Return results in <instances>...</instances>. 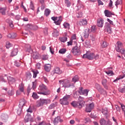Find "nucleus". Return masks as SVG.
<instances>
[{
  "label": "nucleus",
  "instance_id": "nucleus-1",
  "mask_svg": "<svg viewBox=\"0 0 125 125\" xmlns=\"http://www.w3.org/2000/svg\"><path fill=\"white\" fill-rule=\"evenodd\" d=\"M38 90L40 91L37 92L38 94H42V95H49L50 94V90L47 89V87L43 84H40Z\"/></svg>",
  "mask_w": 125,
  "mask_h": 125
},
{
  "label": "nucleus",
  "instance_id": "nucleus-2",
  "mask_svg": "<svg viewBox=\"0 0 125 125\" xmlns=\"http://www.w3.org/2000/svg\"><path fill=\"white\" fill-rule=\"evenodd\" d=\"M59 83L60 84H62V87H64L65 88L71 87V86L74 85L73 84L70 83V81L68 79L61 80L59 81Z\"/></svg>",
  "mask_w": 125,
  "mask_h": 125
},
{
  "label": "nucleus",
  "instance_id": "nucleus-3",
  "mask_svg": "<svg viewBox=\"0 0 125 125\" xmlns=\"http://www.w3.org/2000/svg\"><path fill=\"white\" fill-rule=\"evenodd\" d=\"M123 46V44L122 42H117V46L116 47V50L117 52H121L122 54H125V49H121Z\"/></svg>",
  "mask_w": 125,
  "mask_h": 125
},
{
  "label": "nucleus",
  "instance_id": "nucleus-4",
  "mask_svg": "<svg viewBox=\"0 0 125 125\" xmlns=\"http://www.w3.org/2000/svg\"><path fill=\"white\" fill-rule=\"evenodd\" d=\"M83 58L88 59L89 60H93L94 59V53L87 52L86 54L83 55Z\"/></svg>",
  "mask_w": 125,
  "mask_h": 125
},
{
  "label": "nucleus",
  "instance_id": "nucleus-5",
  "mask_svg": "<svg viewBox=\"0 0 125 125\" xmlns=\"http://www.w3.org/2000/svg\"><path fill=\"white\" fill-rule=\"evenodd\" d=\"M95 88L97 89L98 91L101 93V94H107V92L99 84H95Z\"/></svg>",
  "mask_w": 125,
  "mask_h": 125
},
{
  "label": "nucleus",
  "instance_id": "nucleus-6",
  "mask_svg": "<svg viewBox=\"0 0 125 125\" xmlns=\"http://www.w3.org/2000/svg\"><path fill=\"white\" fill-rule=\"evenodd\" d=\"M71 52L74 55H80L81 54V50L78 46H74L71 50Z\"/></svg>",
  "mask_w": 125,
  "mask_h": 125
},
{
  "label": "nucleus",
  "instance_id": "nucleus-7",
  "mask_svg": "<svg viewBox=\"0 0 125 125\" xmlns=\"http://www.w3.org/2000/svg\"><path fill=\"white\" fill-rule=\"evenodd\" d=\"M83 87L79 88V90L78 91L79 93H80V95H85V96H87V94H88V90L85 89L83 90Z\"/></svg>",
  "mask_w": 125,
  "mask_h": 125
},
{
  "label": "nucleus",
  "instance_id": "nucleus-8",
  "mask_svg": "<svg viewBox=\"0 0 125 125\" xmlns=\"http://www.w3.org/2000/svg\"><path fill=\"white\" fill-rule=\"evenodd\" d=\"M93 108H94V104H90L89 105L86 106L85 112H86V113H90Z\"/></svg>",
  "mask_w": 125,
  "mask_h": 125
},
{
  "label": "nucleus",
  "instance_id": "nucleus-9",
  "mask_svg": "<svg viewBox=\"0 0 125 125\" xmlns=\"http://www.w3.org/2000/svg\"><path fill=\"white\" fill-rule=\"evenodd\" d=\"M71 105H72L74 108H78V109H82L83 108L82 105H81V103H79L77 101H73L71 103Z\"/></svg>",
  "mask_w": 125,
  "mask_h": 125
},
{
  "label": "nucleus",
  "instance_id": "nucleus-10",
  "mask_svg": "<svg viewBox=\"0 0 125 125\" xmlns=\"http://www.w3.org/2000/svg\"><path fill=\"white\" fill-rule=\"evenodd\" d=\"M105 31L107 32L108 34H112V33H113L112 28H111V27L110 26V23H107L106 25H105Z\"/></svg>",
  "mask_w": 125,
  "mask_h": 125
},
{
  "label": "nucleus",
  "instance_id": "nucleus-11",
  "mask_svg": "<svg viewBox=\"0 0 125 125\" xmlns=\"http://www.w3.org/2000/svg\"><path fill=\"white\" fill-rule=\"evenodd\" d=\"M104 25V21L103 19H101L97 20V26L100 28H102Z\"/></svg>",
  "mask_w": 125,
  "mask_h": 125
},
{
  "label": "nucleus",
  "instance_id": "nucleus-12",
  "mask_svg": "<svg viewBox=\"0 0 125 125\" xmlns=\"http://www.w3.org/2000/svg\"><path fill=\"white\" fill-rule=\"evenodd\" d=\"M8 83L9 84H13L15 83V79L11 76H8L7 77Z\"/></svg>",
  "mask_w": 125,
  "mask_h": 125
},
{
  "label": "nucleus",
  "instance_id": "nucleus-13",
  "mask_svg": "<svg viewBox=\"0 0 125 125\" xmlns=\"http://www.w3.org/2000/svg\"><path fill=\"white\" fill-rule=\"evenodd\" d=\"M78 103H80L82 107L84 106V104H85V102L83 101V97H82L81 96L79 98Z\"/></svg>",
  "mask_w": 125,
  "mask_h": 125
},
{
  "label": "nucleus",
  "instance_id": "nucleus-14",
  "mask_svg": "<svg viewBox=\"0 0 125 125\" xmlns=\"http://www.w3.org/2000/svg\"><path fill=\"white\" fill-rule=\"evenodd\" d=\"M40 101H41L42 105H43V104H49L50 102H51L49 99H40Z\"/></svg>",
  "mask_w": 125,
  "mask_h": 125
},
{
  "label": "nucleus",
  "instance_id": "nucleus-15",
  "mask_svg": "<svg viewBox=\"0 0 125 125\" xmlns=\"http://www.w3.org/2000/svg\"><path fill=\"white\" fill-rule=\"evenodd\" d=\"M102 83L104 86V87L105 89H108V85H107V79H103L102 81Z\"/></svg>",
  "mask_w": 125,
  "mask_h": 125
},
{
  "label": "nucleus",
  "instance_id": "nucleus-16",
  "mask_svg": "<svg viewBox=\"0 0 125 125\" xmlns=\"http://www.w3.org/2000/svg\"><path fill=\"white\" fill-rule=\"evenodd\" d=\"M79 24L80 26H84L85 25L87 24V21H86V19H83L80 21L79 22Z\"/></svg>",
  "mask_w": 125,
  "mask_h": 125
},
{
  "label": "nucleus",
  "instance_id": "nucleus-17",
  "mask_svg": "<svg viewBox=\"0 0 125 125\" xmlns=\"http://www.w3.org/2000/svg\"><path fill=\"white\" fill-rule=\"evenodd\" d=\"M62 122H63V120L61 119L60 116L57 117L54 121V123L55 124H58V123H62Z\"/></svg>",
  "mask_w": 125,
  "mask_h": 125
},
{
  "label": "nucleus",
  "instance_id": "nucleus-18",
  "mask_svg": "<svg viewBox=\"0 0 125 125\" xmlns=\"http://www.w3.org/2000/svg\"><path fill=\"white\" fill-rule=\"evenodd\" d=\"M50 69H51V65L50 64H46L44 65V69L46 72H49L50 71Z\"/></svg>",
  "mask_w": 125,
  "mask_h": 125
},
{
  "label": "nucleus",
  "instance_id": "nucleus-19",
  "mask_svg": "<svg viewBox=\"0 0 125 125\" xmlns=\"http://www.w3.org/2000/svg\"><path fill=\"white\" fill-rule=\"evenodd\" d=\"M52 35L53 37H58V36H59V30L54 29Z\"/></svg>",
  "mask_w": 125,
  "mask_h": 125
},
{
  "label": "nucleus",
  "instance_id": "nucleus-20",
  "mask_svg": "<svg viewBox=\"0 0 125 125\" xmlns=\"http://www.w3.org/2000/svg\"><path fill=\"white\" fill-rule=\"evenodd\" d=\"M6 22L8 23L11 28H13L14 27V25H13V21L9 19H7L6 20Z\"/></svg>",
  "mask_w": 125,
  "mask_h": 125
},
{
  "label": "nucleus",
  "instance_id": "nucleus-21",
  "mask_svg": "<svg viewBox=\"0 0 125 125\" xmlns=\"http://www.w3.org/2000/svg\"><path fill=\"white\" fill-rule=\"evenodd\" d=\"M104 14L106 17H110L111 15H113V14L111 11H109L108 10H105L104 11Z\"/></svg>",
  "mask_w": 125,
  "mask_h": 125
},
{
  "label": "nucleus",
  "instance_id": "nucleus-22",
  "mask_svg": "<svg viewBox=\"0 0 125 125\" xmlns=\"http://www.w3.org/2000/svg\"><path fill=\"white\" fill-rule=\"evenodd\" d=\"M61 22H62V17L60 16L59 19L54 21V23L56 24V25H60V24H61Z\"/></svg>",
  "mask_w": 125,
  "mask_h": 125
},
{
  "label": "nucleus",
  "instance_id": "nucleus-23",
  "mask_svg": "<svg viewBox=\"0 0 125 125\" xmlns=\"http://www.w3.org/2000/svg\"><path fill=\"white\" fill-rule=\"evenodd\" d=\"M6 12V7L0 8V13H1L2 15H5Z\"/></svg>",
  "mask_w": 125,
  "mask_h": 125
},
{
  "label": "nucleus",
  "instance_id": "nucleus-24",
  "mask_svg": "<svg viewBox=\"0 0 125 125\" xmlns=\"http://www.w3.org/2000/svg\"><path fill=\"white\" fill-rule=\"evenodd\" d=\"M1 119L2 121H4V122L6 121L8 119V115H7V114H3L1 115Z\"/></svg>",
  "mask_w": 125,
  "mask_h": 125
},
{
  "label": "nucleus",
  "instance_id": "nucleus-25",
  "mask_svg": "<svg viewBox=\"0 0 125 125\" xmlns=\"http://www.w3.org/2000/svg\"><path fill=\"white\" fill-rule=\"evenodd\" d=\"M88 31H89V29H86L84 30V37L85 38V39H87V38H88L89 36V34H88Z\"/></svg>",
  "mask_w": 125,
  "mask_h": 125
},
{
  "label": "nucleus",
  "instance_id": "nucleus-26",
  "mask_svg": "<svg viewBox=\"0 0 125 125\" xmlns=\"http://www.w3.org/2000/svg\"><path fill=\"white\" fill-rule=\"evenodd\" d=\"M19 90L21 92H24V84L21 83L19 86Z\"/></svg>",
  "mask_w": 125,
  "mask_h": 125
},
{
  "label": "nucleus",
  "instance_id": "nucleus-27",
  "mask_svg": "<svg viewBox=\"0 0 125 125\" xmlns=\"http://www.w3.org/2000/svg\"><path fill=\"white\" fill-rule=\"evenodd\" d=\"M40 54L39 53H34L33 55V58L34 59L37 60L40 58Z\"/></svg>",
  "mask_w": 125,
  "mask_h": 125
},
{
  "label": "nucleus",
  "instance_id": "nucleus-28",
  "mask_svg": "<svg viewBox=\"0 0 125 125\" xmlns=\"http://www.w3.org/2000/svg\"><path fill=\"white\" fill-rule=\"evenodd\" d=\"M55 74L60 75L61 74H62V71L60 70V68H59V67H56L55 68Z\"/></svg>",
  "mask_w": 125,
  "mask_h": 125
},
{
  "label": "nucleus",
  "instance_id": "nucleus-29",
  "mask_svg": "<svg viewBox=\"0 0 125 125\" xmlns=\"http://www.w3.org/2000/svg\"><path fill=\"white\" fill-rule=\"evenodd\" d=\"M30 119H31V114H27L25 116L24 118V121L25 123H28L29 121H30Z\"/></svg>",
  "mask_w": 125,
  "mask_h": 125
},
{
  "label": "nucleus",
  "instance_id": "nucleus-30",
  "mask_svg": "<svg viewBox=\"0 0 125 125\" xmlns=\"http://www.w3.org/2000/svg\"><path fill=\"white\" fill-rule=\"evenodd\" d=\"M26 102L25 100H23L22 101L20 102L19 106L20 107H23L25 106V104H26Z\"/></svg>",
  "mask_w": 125,
  "mask_h": 125
},
{
  "label": "nucleus",
  "instance_id": "nucleus-31",
  "mask_svg": "<svg viewBox=\"0 0 125 125\" xmlns=\"http://www.w3.org/2000/svg\"><path fill=\"white\" fill-rule=\"evenodd\" d=\"M73 42H74V43L75 44V45H78V43H77L76 41H72L71 40L69 42H67V45H73Z\"/></svg>",
  "mask_w": 125,
  "mask_h": 125
},
{
  "label": "nucleus",
  "instance_id": "nucleus-32",
  "mask_svg": "<svg viewBox=\"0 0 125 125\" xmlns=\"http://www.w3.org/2000/svg\"><path fill=\"white\" fill-rule=\"evenodd\" d=\"M118 90L119 92L121 93H125V86L124 87H120L119 88Z\"/></svg>",
  "mask_w": 125,
  "mask_h": 125
},
{
  "label": "nucleus",
  "instance_id": "nucleus-33",
  "mask_svg": "<svg viewBox=\"0 0 125 125\" xmlns=\"http://www.w3.org/2000/svg\"><path fill=\"white\" fill-rule=\"evenodd\" d=\"M51 11L49 9H46L44 11V15L47 17L49 14H50Z\"/></svg>",
  "mask_w": 125,
  "mask_h": 125
},
{
  "label": "nucleus",
  "instance_id": "nucleus-34",
  "mask_svg": "<svg viewBox=\"0 0 125 125\" xmlns=\"http://www.w3.org/2000/svg\"><path fill=\"white\" fill-rule=\"evenodd\" d=\"M4 77H6V75H4L2 76H0V81L2 82V83H6V80L5 79Z\"/></svg>",
  "mask_w": 125,
  "mask_h": 125
},
{
  "label": "nucleus",
  "instance_id": "nucleus-35",
  "mask_svg": "<svg viewBox=\"0 0 125 125\" xmlns=\"http://www.w3.org/2000/svg\"><path fill=\"white\" fill-rule=\"evenodd\" d=\"M125 77V74H123V75H120V77L119 78H117L116 79L114 80L113 81V83H116V82H118L119 80H121L122 79H124Z\"/></svg>",
  "mask_w": 125,
  "mask_h": 125
},
{
  "label": "nucleus",
  "instance_id": "nucleus-36",
  "mask_svg": "<svg viewBox=\"0 0 125 125\" xmlns=\"http://www.w3.org/2000/svg\"><path fill=\"white\" fill-rule=\"evenodd\" d=\"M39 96H38V94L36 92H33L32 94V98L35 100L39 99Z\"/></svg>",
  "mask_w": 125,
  "mask_h": 125
},
{
  "label": "nucleus",
  "instance_id": "nucleus-37",
  "mask_svg": "<svg viewBox=\"0 0 125 125\" xmlns=\"http://www.w3.org/2000/svg\"><path fill=\"white\" fill-rule=\"evenodd\" d=\"M106 120L104 118H102L100 120V124L101 125H106Z\"/></svg>",
  "mask_w": 125,
  "mask_h": 125
},
{
  "label": "nucleus",
  "instance_id": "nucleus-38",
  "mask_svg": "<svg viewBox=\"0 0 125 125\" xmlns=\"http://www.w3.org/2000/svg\"><path fill=\"white\" fill-rule=\"evenodd\" d=\"M5 46H6V48H7L8 49V48H10V47H11V46H12V44H11V43H10V42H6Z\"/></svg>",
  "mask_w": 125,
  "mask_h": 125
},
{
  "label": "nucleus",
  "instance_id": "nucleus-39",
  "mask_svg": "<svg viewBox=\"0 0 125 125\" xmlns=\"http://www.w3.org/2000/svg\"><path fill=\"white\" fill-rule=\"evenodd\" d=\"M105 73L107 74L108 76H114V72L112 70H108L107 71H105Z\"/></svg>",
  "mask_w": 125,
  "mask_h": 125
},
{
  "label": "nucleus",
  "instance_id": "nucleus-40",
  "mask_svg": "<svg viewBox=\"0 0 125 125\" xmlns=\"http://www.w3.org/2000/svg\"><path fill=\"white\" fill-rule=\"evenodd\" d=\"M61 104H62V105H69V102L64 100V99H63L62 101L61 102Z\"/></svg>",
  "mask_w": 125,
  "mask_h": 125
},
{
  "label": "nucleus",
  "instance_id": "nucleus-41",
  "mask_svg": "<svg viewBox=\"0 0 125 125\" xmlns=\"http://www.w3.org/2000/svg\"><path fill=\"white\" fill-rule=\"evenodd\" d=\"M66 51H67L66 48H62L59 50V53H61V54H64L65 53Z\"/></svg>",
  "mask_w": 125,
  "mask_h": 125
},
{
  "label": "nucleus",
  "instance_id": "nucleus-42",
  "mask_svg": "<svg viewBox=\"0 0 125 125\" xmlns=\"http://www.w3.org/2000/svg\"><path fill=\"white\" fill-rule=\"evenodd\" d=\"M79 81V76L78 75H76L74 78H72V82L73 83H76Z\"/></svg>",
  "mask_w": 125,
  "mask_h": 125
},
{
  "label": "nucleus",
  "instance_id": "nucleus-43",
  "mask_svg": "<svg viewBox=\"0 0 125 125\" xmlns=\"http://www.w3.org/2000/svg\"><path fill=\"white\" fill-rule=\"evenodd\" d=\"M17 114L18 116L21 115V114H22V107H19L17 109Z\"/></svg>",
  "mask_w": 125,
  "mask_h": 125
},
{
  "label": "nucleus",
  "instance_id": "nucleus-44",
  "mask_svg": "<svg viewBox=\"0 0 125 125\" xmlns=\"http://www.w3.org/2000/svg\"><path fill=\"white\" fill-rule=\"evenodd\" d=\"M70 98H71V95H65V96L63 97V99H64V100L68 101V100L70 99Z\"/></svg>",
  "mask_w": 125,
  "mask_h": 125
},
{
  "label": "nucleus",
  "instance_id": "nucleus-45",
  "mask_svg": "<svg viewBox=\"0 0 125 125\" xmlns=\"http://www.w3.org/2000/svg\"><path fill=\"white\" fill-rule=\"evenodd\" d=\"M26 75L27 79H30V78H32V74H31L30 72H27Z\"/></svg>",
  "mask_w": 125,
  "mask_h": 125
},
{
  "label": "nucleus",
  "instance_id": "nucleus-46",
  "mask_svg": "<svg viewBox=\"0 0 125 125\" xmlns=\"http://www.w3.org/2000/svg\"><path fill=\"white\" fill-rule=\"evenodd\" d=\"M32 72L33 73V78H37V75L39 74V71H38L37 70H32Z\"/></svg>",
  "mask_w": 125,
  "mask_h": 125
},
{
  "label": "nucleus",
  "instance_id": "nucleus-47",
  "mask_svg": "<svg viewBox=\"0 0 125 125\" xmlns=\"http://www.w3.org/2000/svg\"><path fill=\"white\" fill-rule=\"evenodd\" d=\"M102 112L104 116H106L108 113V110H107V108L103 109Z\"/></svg>",
  "mask_w": 125,
  "mask_h": 125
},
{
  "label": "nucleus",
  "instance_id": "nucleus-48",
  "mask_svg": "<svg viewBox=\"0 0 125 125\" xmlns=\"http://www.w3.org/2000/svg\"><path fill=\"white\" fill-rule=\"evenodd\" d=\"M15 55H16V49H14L11 52V56L13 57L14 56H15Z\"/></svg>",
  "mask_w": 125,
  "mask_h": 125
},
{
  "label": "nucleus",
  "instance_id": "nucleus-49",
  "mask_svg": "<svg viewBox=\"0 0 125 125\" xmlns=\"http://www.w3.org/2000/svg\"><path fill=\"white\" fill-rule=\"evenodd\" d=\"M67 39L66 37H62L60 39V41L62 42H67Z\"/></svg>",
  "mask_w": 125,
  "mask_h": 125
},
{
  "label": "nucleus",
  "instance_id": "nucleus-50",
  "mask_svg": "<svg viewBox=\"0 0 125 125\" xmlns=\"http://www.w3.org/2000/svg\"><path fill=\"white\" fill-rule=\"evenodd\" d=\"M56 106V104L53 103L49 105V109H54Z\"/></svg>",
  "mask_w": 125,
  "mask_h": 125
},
{
  "label": "nucleus",
  "instance_id": "nucleus-51",
  "mask_svg": "<svg viewBox=\"0 0 125 125\" xmlns=\"http://www.w3.org/2000/svg\"><path fill=\"white\" fill-rule=\"evenodd\" d=\"M42 60L45 61L48 60V56L47 55H44L42 56Z\"/></svg>",
  "mask_w": 125,
  "mask_h": 125
},
{
  "label": "nucleus",
  "instance_id": "nucleus-52",
  "mask_svg": "<svg viewBox=\"0 0 125 125\" xmlns=\"http://www.w3.org/2000/svg\"><path fill=\"white\" fill-rule=\"evenodd\" d=\"M8 94L10 96H11L12 95H13V94H14V91L13 90H9L8 91Z\"/></svg>",
  "mask_w": 125,
  "mask_h": 125
},
{
  "label": "nucleus",
  "instance_id": "nucleus-53",
  "mask_svg": "<svg viewBox=\"0 0 125 125\" xmlns=\"http://www.w3.org/2000/svg\"><path fill=\"white\" fill-rule=\"evenodd\" d=\"M63 25L65 29L70 28V24H69L68 23H63Z\"/></svg>",
  "mask_w": 125,
  "mask_h": 125
},
{
  "label": "nucleus",
  "instance_id": "nucleus-54",
  "mask_svg": "<svg viewBox=\"0 0 125 125\" xmlns=\"http://www.w3.org/2000/svg\"><path fill=\"white\" fill-rule=\"evenodd\" d=\"M26 28L27 29H29L30 30H32V28H33V24H28L26 26Z\"/></svg>",
  "mask_w": 125,
  "mask_h": 125
},
{
  "label": "nucleus",
  "instance_id": "nucleus-55",
  "mask_svg": "<svg viewBox=\"0 0 125 125\" xmlns=\"http://www.w3.org/2000/svg\"><path fill=\"white\" fill-rule=\"evenodd\" d=\"M30 8H31V9H32V10H35V6L34 5L32 1L30 2Z\"/></svg>",
  "mask_w": 125,
  "mask_h": 125
},
{
  "label": "nucleus",
  "instance_id": "nucleus-56",
  "mask_svg": "<svg viewBox=\"0 0 125 125\" xmlns=\"http://www.w3.org/2000/svg\"><path fill=\"white\" fill-rule=\"evenodd\" d=\"M108 46V43L106 42H104L102 44V47H107Z\"/></svg>",
  "mask_w": 125,
  "mask_h": 125
},
{
  "label": "nucleus",
  "instance_id": "nucleus-57",
  "mask_svg": "<svg viewBox=\"0 0 125 125\" xmlns=\"http://www.w3.org/2000/svg\"><path fill=\"white\" fill-rule=\"evenodd\" d=\"M77 40V36H76V34H73L71 38V41H76Z\"/></svg>",
  "mask_w": 125,
  "mask_h": 125
},
{
  "label": "nucleus",
  "instance_id": "nucleus-58",
  "mask_svg": "<svg viewBox=\"0 0 125 125\" xmlns=\"http://www.w3.org/2000/svg\"><path fill=\"white\" fill-rule=\"evenodd\" d=\"M77 18H81L83 17V12H80L77 15Z\"/></svg>",
  "mask_w": 125,
  "mask_h": 125
},
{
  "label": "nucleus",
  "instance_id": "nucleus-59",
  "mask_svg": "<svg viewBox=\"0 0 125 125\" xmlns=\"http://www.w3.org/2000/svg\"><path fill=\"white\" fill-rule=\"evenodd\" d=\"M96 31V28L95 27V26L94 25L92 26L91 29V32L94 33Z\"/></svg>",
  "mask_w": 125,
  "mask_h": 125
},
{
  "label": "nucleus",
  "instance_id": "nucleus-60",
  "mask_svg": "<svg viewBox=\"0 0 125 125\" xmlns=\"http://www.w3.org/2000/svg\"><path fill=\"white\" fill-rule=\"evenodd\" d=\"M38 26L33 25L32 28L31 30H33V31H36V30H38Z\"/></svg>",
  "mask_w": 125,
  "mask_h": 125
},
{
  "label": "nucleus",
  "instance_id": "nucleus-61",
  "mask_svg": "<svg viewBox=\"0 0 125 125\" xmlns=\"http://www.w3.org/2000/svg\"><path fill=\"white\" fill-rule=\"evenodd\" d=\"M65 3L67 4V7H70L71 6V2L70 1H69V0H66V1H65Z\"/></svg>",
  "mask_w": 125,
  "mask_h": 125
},
{
  "label": "nucleus",
  "instance_id": "nucleus-62",
  "mask_svg": "<svg viewBox=\"0 0 125 125\" xmlns=\"http://www.w3.org/2000/svg\"><path fill=\"white\" fill-rule=\"evenodd\" d=\"M105 125H112V122L108 120V121H106Z\"/></svg>",
  "mask_w": 125,
  "mask_h": 125
},
{
  "label": "nucleus",
  "instance_id": "nucleus-63",
  "mask_svg": "<svg viewBox=\"0 0 125 125\" xmlns=\"http://www.w3.org/2000/svg\"><path fill=\"white\" fill-rule=\"evenodd\" d=\"M31 89H32V87L30 86V85L28 86V88H27V93H30V92H31Z\"/></svg>",
  "mask_w": 125,
  "mask_h": 125
},
{
  "label": "nucleus",
  "instance_id": "nucleus-64",
  "mask_svg": "<svg viewBox=\"0 0 125 125\" xmlns=\"http://www.w3.org/2000/svg\"><path fill=\"white\" fill-rule=\"evenodd\" d=\"M121 108H122L123 111H124V112L125 114V105L121 104Z\"/></svg>",
  "mask_w": 125,
  "mask_h": 125
}]
</instances>
